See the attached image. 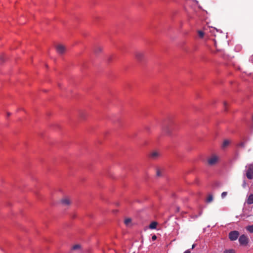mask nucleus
<instances>
[{
	"label": "nucleus",
	"mask_w": 253,
	"mask_h": 253,
	"mask_svg": "<svg viewBox=\"0 0 253 253\" xmlns=\"http://www.w3.org/2000/svg\"><path fill=\"white\" fill-rule=\"evenodd\" d=\"M156 239H157V236H156L155 235H154L153 236H152V240L153 241H155V240H156Z\"/></svg>",
	"instance_id": "393cba45"
},
{
	"label": "nucleus",
	"mask_w": 253,
	"mask_h": 253,
	"mask_svg": "<svg viewBox=\"0 0 253 253\" xmlns=\"http://www.w3.org/2000/svg\"><path fill=\"white\" fill-rule=\"evenodd\" d=\"M246 229L251 233H253V225H249L246 227Z\"/></svg>",
	"instance_id": "2eb2a0df"
},
{
	"label": "nucleus",
	"mask_w": 253,
	"mask_h": 253,
	"mask_svg": "<svg viewBox=\"0 0 253 253\" xmlns=\"http://www.w3.org/2000/svg\"><path fill=\"white\" fill-rule=\"evenodd\" d=\"M81 248V245L77 244V245H75L73 246L72 248V250H77L80 249Z\"/></svg>",
	"instance_id": "dca6fc26"
},
{
	"label": "nucleus",
	"mask_w": 253,
	"mask_h": 253,
	"mask_svg": "<svg viewBox=\"0 0 253 253\" xmlns=\"http://www.w3.org/2000/svg\"><path fill=\"white\" fill-rule=\"evenodd\" d=\"M177 211H179V208H177Z\"/></svg>",
	"instance_id": "7c9ffc66"
},
{
	"label": "nucleus",
	"mask_w": 253,
	"mask_h": 253,
	"mask_svg": "<svg viewBox=\"0 0 253 253\" xmlns=\"http://www.w3.org/2000/svg\"><path fill=\"white\" fill-rule=\"evenodd\" d=\"M198 34L200 38H203L205 35L204 32L202 31H198Z\"/></svg>",
	"instance_id": "aec40b11"
},
{
	"label": "nucleus",
	"mask_w": 253,
	"mask_h": 253,
	"mask_svg": "<svg viewBox=\"0 0 253 253\" xmlns=\"http://www.w3.org/2000/svg\"><path fill=\"white\" fill-rule=\"evenodd\" d=\"M161 153L158 151H153L149 154V157L153 160H156L159 158L161 156Z\"/></svg>",
	"instance_id": "20e7f679"
},
{
	"label": "nucleus",
	"mask_w": 253,
	"mask_h": 253,
	"mask_svg": "<svg viewBox=\"0 0 253 253\" xmlns=\"http://www.w3.org/2000/svg\"><path fill=\"white\" fill-rule=\"evenodd\" d=\"M239 233L237 231H232L229 233V238L231 241H235L239 237Z\"/></svg>",
	"instance_id": "423d86ee"
},
{
	"label": "nucleus",
	"mask_w": 253,
	"mask_h": 253,
	"mask_svg": "<svg viewBox=\"0 0 253 253\" xmlns=\"http://www.w3.org/2000/svg\"><path fill=\"white\" fill-rule=\"evenodd\" d=\"M246 176L249 179H253V165H250L247 169Z\"/></svg>",
	"instance_id": "0eeeda50"
},
{
	"label": "nucleus",
	"mask_w": 253,
	"mask_h": 253,
	"mask_svg": "<svg viewBox=\"0 0 253 253\" xmlns=\"http://www.w3.org/2000/svg\"><path fill=\"white\" fill-rule=\"evenodd\" d=\"M227 195V192H223L221 193V197L222 198H224L226 195Z\"/></svg>",
	"instance_id": "5701e85b"
},
{
	"label": "nucleus",
	"mask_w": 253,
	"mask_h": 253,
	"mask_svg": "<svg viewBox=\"0 0 253 253\" xmlns=\"http://www.w3.org/2000/svg\"><path fill=\"white\" fill-rule=\"evenodd\" d=\"M103 50V48L100 46H96L94 49V52L96 54L101 52Z\"/></svg>",
	"instance_id": "9b49d317"
},
{
	"label": "nucleus",
	"mask_w": 253,
	"mask_h": 253,
	"mask_svg": "<svg viewBox=\"0 0 253 253\" xmlns=\"http://www.w3.org/2000/svg\"><path fill=\"white\" fill-rule=\"evenodd\" d=\"M162 130L167 134H170L171 131V128L168 124H166L163 126Z\"/></svg>",
	"instance_id": "1a4fd4ad"
},
{
	"label": "nucleus",
	"mask_w": 253,
	"mask_h": 253,
	"mask_svg": "<svg viewBox=\"0 0 253 253\" xmlns=\"http://www.w3.org/2000/svg\"><path fill=\"white\" fill-rule=\"evenodd\" d=\"M238 146L241 147H244L245 146V143L244 142H241L238 144Z\"/></svg>",
	"instance_id": "b1692460"
},
{
	"label": "nucleus",
	"mask_w": 253,
	"mask_h": 253,
	"mask_svg": "<svg viewBox=\"0 0 253 253\" xmlns=\"http://www.w3.org/2000/svg\"><path fill=\"white\" fill-rule=\"evenodd\" d=\"M247 203L248 205H251L253 204V194H250L247 200Z\"/></svg>",
	"instance_id": "9d476101"
},
{
	"label": "nucleus",
	"mask_w": 253,
	"mask_h": 253,
	"mask_svg": "<svg viewBox=\"0 0 253 253\" xmlns=\"http://www.w3.org/2000/svg\"><path fill=\"white\" fill-rule=\"evenodd\" d=\"M157 224L158 223L157 222L153 221L149 225V228L151 229H156Z\"/></svg>",
	"instance_id": "f8f14e48"
},
{
	"label": "nucleus",
	"mask_w": 253,
	"mask_h": 253,
	"mask_svg": "<svg viewBox=\"0 0 253 253\" xmlns=\"http://www.w3.org/2000/svg\"><path fill=\"white\" fill-rule=\"evenodd\" d=\"M229 144H230V141L229 140H227V139L224 140L223 142V144H222V147L225 148V147H227Z\"/></svg>",
	"instance_id": "ddd939ff"
},
{
	"label": "nucleus",
	"mask_w": 253,
	"mask_h": 253,
	"mask_svg": "<svg viewBox=\"0 0 253 253\" xmlns=\"http://www.w3.org/2000/svg\"><path fill=\"white\" fill-rule=\"evenodd\" d=\"M7 115L8 116H9L10 115V113L8 112L7 113Z\"/></svg>",
	"instance_id": "c85d7f7f"
},
{
	"label": "nucleus",
	"mask_w": 253,
	"mask_h": 253,
	"mask_svg": "<svg viewBox=\"0 0 253 253\" xmlns=\"http://www.w3.org/2000/svg\"><path fill=\"white\" fill-rule=\"evenodd\" d=\"M156 175L158 177H160L162 175V171L160 169H157Z\"/></svg>",
	"instance_id": "412c9836"
},
{
	"label": "nucleus",
	"mask_w": 253,
	"mask_h": 253,
	"mask_svg": "<svg viewBox=\"0 0 253 253\" xmlns=\"http://www.w3.org/2000/svg\"><path fill=\"white\" fill-rule=\"evenodd\" d=\"M213 201V196L211 194H209L206 199L207 203H211Z\"/></svg>",
	"instance_id": "4468645a"
},
{
	"label": "nucleus",
	"mask_w": 253,
	"mask_h": 253,
	"mask_svg": "<svg viewBox=\"0 0 253 253\" xmlns=\"http://www.w3.org/2000/svg\"><path fill=\"white\" fill-rule=\"evenodd\" d=\"M55 48L57 52L60 55L64 54L66 51V47L65 46L61 44L56 45Z\"/></svg>",
	"instance_id": "7ed1b4c3"
},
{
	"label": "nucleus",
	"mask_w": 253,
	"mask_h": 253,
	"mask_svg": "<svg viewBox=\"0 0 253 253\" xmlns=\"http://www.w3.org/2000/svg\"><path fill=\"white\" fill-rule=\"evenodd\" d=\"M195 244H193V245H192V248H191V249H194V248H195Z\"/></svg>",
	"instance_id": "cd10ccee"
},
{
	"label": "nucleus",
	"mask_w": 253,
	"mask_h": 253,
	"mask_svg": "<svg viewBox=\"0 0 253 253\" xmlns=\"http://www.w3.org/2000/svg\"><path fill=\"white\" fill-rule=\"evenodd\" d=\"M4 61V57L3 54H0V63H2Z\"/></svg>",
	"instance_id": "4be33fe9"
},
{
	"label": "nucleus",
	"mask_w": 253,
	"mask_h": 253,
	"mask_svg": "<svg viewBox=\"0 0 253 253\" xmlns=\"http://www.w3.org/2000/svg\"><path fill=\"white\" fill-rule=\"evenodd\" d=\"M224 105L225 107L226 108V106H227V103L226 102H224Z\"/></svg>",
	"instance_id": "bb28decb"
},
{
	"label": "nucleus",
	"mask_w": 253,
	"mask_h": 253,
	"mask_svg": "<svg viewBox=\"0 0 253 253\" xmlns=\"http://www.w3.org/2000/svg\"><path fill=\"white\" fill-rule=\"evenodd\" d=\"M81 117H83V113L81 114Z\"/></svg>",
	"instance_id": "c756f323"
},
{
	"label": "nucleus",
	"mask_w": 253,
	"mask_h": 253,
	"mask_svg": "<svg viewBox=\"0 0 253 253\" xmlns=\"http://www.w3.org/2000/svg\"><path fill=\"white\" fill-rule=\"evenodd\" d=\"M241 245L246 246L249 243V238L245 235H242L239 239Z\"/></svg>",
	"instance_id": "39448f33"
},
{
	"label": "nucleus",
	"mask_w": 253,
	"mask_h": 253,
	"mask_svg": "<svg viewBox=\"0 0 253 253\" xmlns=\"http://www.w3.org/2000/svg\"><path fill=\"white\" fill-rule=\"evenodd\" d=\"M131 221V218H126L125 219V223L126 226H128V225H129V224H130Z\"/></svg>",
	"instance_id": "6ab92c4d"
},
{
	"label": "nucleus",
	"mask_w": 253,
	"mask_h": 253,
	"mask_svg": "<svg viewBox=\"0 0 253 253\" xmlns=\"http://www.w3.org/2000/svg\"><path fill=\"white\" fill-rule=\"evenodd\" d=\"M218 32V30L215 29V28H211V29H210V32L213 34L214 36H215V33Z\"/></svg>",
	"instance_id": "a211bd4d"
},
{
	"label": "nucleus",
	"mask_w": 253,
	"mask_h": 253,
	"mask_svg": "<svg viewBox=\"0 0 253 253\" xmlns=\"http://www.w3.org/2000/svg\"><path fill=\"white\" fill-rule=\"evenodd\" d=\"M60 203L64 206H69L71 203V200L68 197H64L61 199Z\"/></svg>",
	"instance_id": "6e6552de"
},
{
	"label": "nucleus",
	"mask_w": 253,
	"mask_h": 253,
	"mask_svg": "<svg viewBox=\"0 0 253 253\" xmlns=\"http://www.w3.org/2000/svg\"><path fill=\"white\" fill-rule=\"evenodd\" d=\"M184 253H191V252L190 250H187L186 251H185Z\"/></svg>",
	"instance_id": "a878e982"
},
{
	"label": "nucleus",
	"mask_w": 253,
	"mask_h": 253,
	"mask_svg": "<svg viewBox=\"0 0 253 253\" xmlns=\"http://www.w3.org/2000/svg\"><path fill=\"white\" fill-rule=\"evenodd\" d=\"M219 157L216 155H212L208 160V165L210 166L215 165L218 161Z\"/></svg>",
	"instance_id": "f03ea898"
},
{
	"label": "nucleus",
	"mask_w": 253,
	"mask_h": 253,
	"mask_svg": "<svg viewBox=\"0 0 253 253\" xmlns=\"http://www.w3.org/2000/svg\"><path fill=\"white\" fill-rule=\"evenodd\" d=\"M135 59L139 62H142L145 60V53L141 51H137L134 53Z\"/></svg>",
	"instance_id": "f257e3e1"
},
{
	"label": "nucleus",
	"mask_w": 253,
	"mask_h": 253,
	"mask_svg": "<svg viewBox=\"0 0 253 253\" xmlns=\"http://www.w3.org/2000/svg\"><path fill=\"white\" fill-rule=\"evenodd\" d=\"M223 253H236V252L233 249H228L224 251Z\"/></svg>",
	"instance_id": "f3484780"
}]
</instances>
